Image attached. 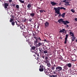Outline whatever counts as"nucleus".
Instances as JSON below:
<instances>
[{"label": "nucleus", "mask_w": 77, "mask_h": 77, "mask_svg": "<svg viewBox=\"0 0 77 77\" xmlns=\"http://www.w3.org/2000/svg\"><path fill=\"white\" fill-rule=\"evenodd\" d=\"M54 9L55 10L56 13L59 15V17L61 16V14L60 13V9H63V10H66V8L63 7H58L57 8L54 7Z\"/></svg>", "instance_id": "obj_1"}, {"label": "nucleus", "mask_w": 77, "mask_h": 77, "mask_svg": "<svg viewBox=\"0 0 77 77\" xmlns=\"http://www.w3.org/2000/svg\"><path fill=\"white\" fill-rule=\"evenodd\" d=\"M58 22L60 24V22H62V23H61V24H63L64 25H66V27H68V25L66 24H69V22L68 20H66L65 21H63V19L61 18L58 20Z\"/></svg>", "instance_id": "obj_2"}, {"label": "nucleus", "mask_w": 77, "mask_h": 77, "mask_svg": "<svg viewBox=\"0 0 77 77\" xmlns=\"http://www.w3.org/2000/svg\"><path fill=\"white\" fill-rule=\"evenodd\" d=\"M62 68L60 66H57L56 67L55 71L56 72H60V71H62Z\"/></svg>", "instance_id": "obj_3"}, {"label": "nucleus", "mask_w": 77, "mask_h": 77, "mask_svg": "<svg viewBox=\"0 0 77 77\" xmlns=\"http://www.w3.org/2000/svg\"><path fill=\"white\" fill-rule=\"evenodd\" d=\"M44 72L46 74V75H48L49 74V73L50 72V70L48 69V68L47 69H46L45 68V67L44 68Z\"/></svg>", "instance_id": "obj_4"}, {"label": "nucleus", "mask_w": 77, "mask_h": 77, "mask_svg": "<svg viewBox=\"0 0 77 77\" xmlns=\"http://www.w3.org/2000/svg\"><path fill=\"white\" fill-rule=\"evenodd\" d=\"M68 34H66V37L65 38L64 40V44H66L67 43V42L68 41Z\"/></svg>", "instance_id": "obj_5"}, {"label": "nucleus", "mask_w": 77, "mask_h": 77, "mask_svg": "<svg viewBox=\"0 0 77 77\" xmlns=\"http://www.w3.org/2000/svg\"><path fill=\"white\" fill-rule=\"evenodd\" d=\"M24 36L26 38V42H29V38L30 37V35H24Z\"/></svg>", "instance_id": "obj_6"}, {"label": "nucleus", "mask_w": 77, "mask_h": 77, "mask_svg": "<svg viewBox=\"0 0 77 77\" xmlns=\"http://www.w3.org/2000/svg\"><path fill=\"white\" fill-rule=\"evenodd\" d=\"M40 69H39L40 71L42 72L44 71V66L43 65H40Z\"/></svg>", "instance_id": "obj_7"}, {"label": "nucleus", "mask_w": 77, "mask_h": 77, "mask_svg": "<svg viewBox=\"0 0 77 77\" xmlns=\"http://www.w3.org/2000/svg\"><path fill=\"white\" fill-rule=\"evenodd\" d=\"M43 53L45 54V55H46V56H48V51L46 50L43 51Z\"/></svg>", "instance_id": "obj_8"}, {"label": "nucleus", "mask_w": 77, "mask_h": 77, "mask_svg": "<svg viewBox=\"0 0 77 77\" xmlns=\"http://www.w3.org/2000/svg\"><path fill=\"white\" fill-rule=\"evenodd\" d=\"M45 28H46V27H48V26H49V23H48V22H46L45 23Z\"/></svg>", "instance_id": "obj_9"}, {"label": "nucleus", "mask_w": 77, "mask_h": 77, "mask_svg": "<svg viewBox=\"0 0 77 77\" xmlns=\"http://www.w3.org/2000/svg\"><path fill=\"white\" fill-rule=\"evenodd\" d=\"M51 4L52 5V6H54V5H57V3L56 2H54L51 1Z\"/></svg>", "instance_id": "obj_10"}, {"label": "nucleus", "mask_w": 77, "mask_h": 77, "mask_svg": "<svg viewBox=\"0 0 77 77\" xmlns=\"http://www.w3.org/2000/svg\"><path fill=\"white\" fill-rule=\"evenodd\" d=\"M15 23H16V25H18V23H17V21H15V22L13 21L11 22V24L13 26H14V25H15Z\"/></svg>", "instance_id": "obj_11"}, {"label": "nucleus", "mask_w": 77, "mask_h": 77, "mask_svg": "<svg viewBox=\"0 0 77 77\" xmlns=\"http://www.w3.org/2000/svg\"><path fill=\"white\" fill-rule=\"evenodd\" d=\"M8 4L6 3L4 4V7L5 9L8 8L7 6H8Z\"/></svg>", "instance_id": "obj_12"}, {"label": "nucleus", "mask_w": 77, "mask_h": 77, "mask_svg": "<svg viewBox=\"0 0 77 77\" xmlns=\"http://www.w3.org/2000/svg\"><path fill=\"white\" fill-rule=\"evenodd\" d=\"M43 44L44 43H41V42H39L38 44V47H40L41 45H43Z\"/></svg>", "instance_id": "obj_13"}, {"label": "nucleus", "mask_w": 77, "mask_h": 77, "mask_svg": "<svg viewBox=\"0 0 77 77\" xmlns=\"http://www.w3.org/2000/svg\"><path fill=\"white\" fill-rule=\"evenodd\" d=\"M27 7L29 9H30L31 8H32V5L30 4H28L27 5Z\"/></svg>", "instance_id": "obj_14"}, {"label": "nucleus", "mask_w": 77, "mask_h": 77, "mask_svg": "<svg viewBox=\"0 0 77 77\" xmlns=\"http://www.w3.org/2000/svg\"><path fill=\"white\" fill-rule=\"evenodd\" d=\"M33 53L34 54L33 56H35V57H36V56H37L38 57L39 56V54H36V52H33Z\"/></svg>", "instance_id": "obj_15"}, {"label": "nucleus", "mask_w": 77, "mask_h": 77, "mask_svg": "<svg viewBox=\"0 0 77 77\" xmlns=\"http://www.w3.org/2000/svg\"><path fill=\"white\" fill-rule=\"evenodd\" d=\"M69 34L71 36H74L73 32H69Z\"/></svg>", "instance_id": "obj_16"}, {"label": "nucleus", "mask_w": 77, "mask_h": 77, "mask_svg": "<svg viewBox=\"0 0 77 77\" xmlns=\"http://www.w3.org/2000/svg\"><path fill=\"white\" fill-rule=\"evenodd\" d=\"M67 66H68L69 68L71 67V63H69L67 64Z\"/></svg>", "instance_id": "obj_17"}, {"label": "nucleus", "mask_w": 77, "mask_h": 77, "mask_svg": "<svg viewBox=\"0 0 77 77\" xmlns=\"http://www.w3.org/2000/svg\"><path fill=\"white\" fill-rule=\"evenodd\" d=\"M65 16V13H63L61 15V16L63 18H64Z\"/></svg>", "instance_id": "obj_18"}, {"label": "nucleus", "mask_w": 77, "mask_h": 77, "mask_svg": "<svg viewBox=\"0 0 77 77\" xmlns=\"http://www.w3.org/2000/svg\"><path fill=\"white\" fill-rule=\"evenodd\" d=\"M11 16H12V18H13V19L14 20L15 19H16V16L14 15H11Z\"/></svg>", "instance_id": "obj_19"}, {"label": "nucleus", "mask_w": 77, "mask_h": 77, "mask_svg": "<svg viewBox=\"0 0 77 77\" xmlns=\"http://www.w3.org/2000/svg\"><path fill=\"white\" fill-rule=\"evenodd\" d=\"M20 29H22V30H24V27L23 26V25H22V26H19Z\"/></svg>", "instance_id": "obj_20"}, {"label": "nucleus", "mask_w": 77, "mask_h": 77, "mask_svg": "<svg viewBox=\"0 0 77 77\" xmlns=\"http://www.w3.org/2000/svg\"><path fill=\"white\" fill-rule=\"evenodd\" d=\"M47 65L48 67H50V66H51V64H50V63H47Z\"/></svg>", "instance_id": "obj_21"}, {"label": "nucleus", "mask_w": 77, "mask_h": 77, "mask_svg": "<svg viewBox=\"0 0 77 77\" xmlns=\"http://www.w3.org/2000/svg\"><path fill=\"white\" fill-rule=\"evenodd\" d=\"M30 15L32 17H34L35 16V13H31L30 14Z\"/></svg>", "instance_id": "obj_22"}, {"label": "nucleus", "mask_w": 77, "mask_h": 77, "mask_svg": "<svg viewBox=\"0 0 77 77\" xmlns=\"http://www.w3.org/2000/svg\"><path fill=\"white\" fill-rule=\"evenodd\" d=\"M20 2H21V3H24V1H22V0H19Z\"/></svg>", "instance_id": "obj_23"}, {"label": "nucleus", "mask_w": 77, "mask_h": 77, "mask_svg": "<svg viewBox=\"0 0 77 77\" xmlns=\"http://www.w3.org/2000/svg\"><path fill=\"white\" fill-rule=\"evenodd\" d=\"M33 36V38L34 39H36V37H35V34L33 33V32H32Z\"/></svg>", "instance_id": "obj_24"}, {"label": "nucleus", "mask_w": 77, "mask_h": 77, "mask_svg": "<svg viewBox=\"0 0 77 77\" xmlns=\"http://www.w3.org/2000/svg\"><path fill=\"white\" fill-rule=\"evenodd\" d=\"M65 32H66V30H65V29H62V33H65Z\"/></svg>", "instance_id": "obj_25"}, {"label": "nucleus", "mask_w": 77, "mask_h": 77, "mask_svg": "<svg viewBox=\"0 0 77 77\" xmlns=\"http://www.w3.org/2000/svg\"><path fill=\"white\" fill-rule=\"evenodd\" d=\"M36 48V47L35 46H32L31 47L32 50H35Z\"/></svg>", "instance_id": "obj_26"}, {"label": "nucleus", "mask_w": 77, "mask_h": 77, "mask_svg": "<svg viewBox=\"0 0 77 77\" xmlns=\"http://www.w3.org/2000/svg\"><path fill=\"white\" fill-rule=\"evenodd\" d=\"M71 12H72L73 13H74V12H75V11H74V9H72L71 10Z\"/></svg>", "instance_id": "obj_27"}, {"label": "nucleus", "mask_w": 77, "mask_h": 77, "mask_svg": "<svg viewBox=\"0 0 77 77\" xmlns=\"http://www.w3.org/2000/svg\"><path fill=\"white\" fill-rule=\"evenodd\" d=\"M38 42V40H37V39H36V41H34V43L35 44H37Z\"/></svg>", "instance_id": "obj_28"}, {"label": "nucleus", "mask_w": 77, "mask_h": 77, "mask_svg": "<svg viewBox=\"0 0 77 77\" xmlns=\"http://www.w3.org/2000/svg\"><path fill=\"white\" fill-rule=\"evenodd\" d=\"M57 77V75H51L50 77Z\"/></svg>", "instance_id": "obj_29"}, {"label": "nucleus", "mask_w": 77, "mask_h": 77, "mask_svg": "<svg viewBox=\"0 0 77 77\" xmlns=\"http://www.w3.org/2000/svg\"><path fill=\"white\" fill-rule=\"evenodd\" d=\"M14 19H11L10 20V22L11 23H12V21H14Z\"/></svg>", "instance_id": "obj_30"}, {"label": "nucleus", "mask_w": 77, "mask_h": 77, "mask_svg": "<svg viewBox=\"0 0 77 77\" xmlns=\"http://www.w3.org/2000/svg\"><path fill=\"white\" fill-rule=\"evenodd\" d=\"M48 62H49V61L48 60H46L45 61V62L46 63H48Z\"/></svg>", "instance_id": "obj_31"}, {"label": "nucleus", "mask_w": 77, "mask_h": 77, "mask_svg": "<svg viewBox=\"0 0 77 77\" xmlns=\"http://www.w3.org/2000/svg\"><path fill=\"white\" fill-rule=\"evenodd\" d=\"M16 7L17 8V9H19V5H16Z\"/></svg>", "instance_id": "obj_32"}, {"label": "nucleus", "mask_w": 77, "mask_h": 77, "mask_svg": "<svg viewBox=\"0 0 77 77\" xmlns=\"http://www.w3.org/2000/svg\"><path fill=\"white\" fill-rule=\"evenodd\" d=\"M22 21H23V22H26V19H23Z\"/></svg>", "instance_id": "obj_33"}, {"label": "nucleus", "mask_w": 77, "mask_h": 77, "mask_svg": "<svg viewBox=\"0 0 77 77\" xmlns=\"http://www.w3.org/2000/svg\"><path fill=\"white\" fill-rule=\"evenodd\" d=\"M45 60H47L48 59V57L47 56H46L45 57Z\"/></svg>", "instance_id": "obj_34"}, {"label": "nucleus", "mask_w": 77, "mask_h": 77, "mask_svg": "<svg viewBox=\"0 0 77 77\" xmlns=\"http://www.w3.org/2000/svg\"><path fill=\"white\" fill-rule=\"evenodd\" d=\"M55 69V68H54V67H52V68H51V69H52V70H54V69Z\"/></svg>", "instance_id": "obj_35"}, {"label": "nucleus", "mask_w": 77, "mask_h": 77, "mask_svg": "<svg viewBox=\"0 0 77 77\" xmlns=\"http://www.w3.org/2000/svg\"><path fill=\"white\" fill-rule=\"evenodd\" d=\"M32 19H30L29 20L30 22H32Z\"/></svg>", "instance_id": "obj_36"}, {"label": "nucleus", "mask_w": 77, "mask_h": 77, "mask_svg": "<svg viewBox=\"0 0 77 77\" xmlns=\"http://www.w3.org/2000/svg\"><path fill=\"white\" fill-rule=\"evenodd\" d=\"M39 11L40 13H42L43 12V10H40Z\"/></svg>", "instance_id": "obj_37"}, {"label": "nucleus", "mask_w": 77, "mask_h": 77, "mask_svg": "<svg viewBox=\"0 0 77 77\" xmlns=\"http://www.w3.org/2000/svg\"><path fill=\"white\" fill-rule=\"evenodd\" d=\"M65 3H67V4H69V2H68V1H66Z\"/></svg>", "instance_id": "obj_38"}, {"label": "nucleus", "mask_w": 77, "mask_h": 77, "mask_svg": "<svg viewBox=\"0 0 77 77\" xmlns=\"http://www.w3.org/2000/svg\"><path fill=\"white\" fill-rule=\"evenodd\" d=\"M72 37H71V38L72 39H75V37L74 36H72Z\"/></svg>", "instance_id": "obj_39"}, {"label": "nucleus", "mask_w": 77, "mask_h": 77, "mask_svg": "<svg viewBox=\"0 0 77 77\" xmlns=\"http://www.w3.org/2000/svg\"><path fill=\"white\" fill-rule=\"evenodd\" d=\"M12 0H8V2H10V3H11L12 2Z\"/></svg>", "instance_id": "obj_40"}, {"label": "nucleus", "mask_w": 77, "mask_h": 77, "mask_svg": "<svg viewBox=\"0 0 77 77\" xmlns=\"http://www.w3.org/2000/svg\"><path fill=\"white\" fill-rule=\"evenodd\" d=\"M38 40H40V41H41V38H40V37H39L38 38Z\"/></svg>", "instance_id": "obj_41"}, {"label": "nucleus", "mask_w": 77, "mask_h": 77, "mask_svg": "<svg viewBox=\"0 0 77 77\" xmlns=\"http://www.w3.org/2000/svg\"><path fill=\"white\" fill-rule=\"evenodd\" d=\"M59 33H62V30H60V31L59 32Z\"/></svg>", "instance_id": "obj_42"}, {"label": "nucleus", "mask_w": 77, "mask_h": 77, "mask_svg": "<svg viewBox=\"0 0 77 77\" xmlns=\"http://www.w3.org/2000/svg\"><path fill=\"white\" fill-rule=\"evenodd\" d=\"M12 5L14 7H15V4H12Z\"/></svg>", "instance_id": "obj_43"}, {"label": "nucleus", "mask_w": 77, "mask_h": 77, "mask_svg": "<svg viewBox=\"0 0 77 77\" xmlns=\"http://www.w3.org/2000/svg\"><path fill=\"white\" fill-rule=\"evenodd\" d=\"M75 21H77V18H75Z\"/></svg>", "instance_id": "obj_44"}, {"label": "nucleus", "mask_w": 77, "mask_h": 77, "mask_svg": "<svg viewBox=\"0 0 77 77\" xmlns=\"http://www.w3.org/2000/svg\"><path fill=\"white\" fill-rule=\"evenodd\" d=\"M66 0H64V1H63V2H64V3H66Z\"/></svg>", "instance_id": "obj_45"}, {"label": "nucleus", "mask_w": 77, "mask_h": 77, "mask_svg": "<svg viewBox=\"0 0 77 77\" xmlns=\"http://www.w3.org/2000/svg\"><path fill=\"white\" fill-rule=\"evenodd\" d=\"M75 60H74V59H73L72 60V61H75Z\"/></svg>", "instance_id": "obj_46"}, {"label": "nucleus", "mask_w": 77, "mask_h": 77, "mask_svg": "<svg viewBox=\"0 0 77 77\" xmlns=\"http://www.w3.org/2000/svg\"><path fill=\"white\" fill-rule=\"evenodd\" d=\"M39 26H38V25L37 27V29H39Z\"/></svg>", "instance_id": "obj_47"}, {"label": "nucleus", "mask_w": 77, "mask_h": 77, "mask_svg": "<svg viewBox=\"0 0 77 77\" xmlns=\"http://www.w3.org/2000/svg\"><path fill=\"white\" fill-rule=\"evenodd\" d=\"M42 58H43V59H44V58H45V57L44 56H42Z\"/></svg>", "instance_id": "obj_48"}, {"label": "nucleus", "mask_w": 77, "mask_h": 77, "mask_svg": "<svg viewBox=\"0 0 77 77\" xmlns=\"http://www.w3.org/2000/svg\"><path fill=\"white\" fill-rule=\"evenodd\" d=\"M28 44H29V45H30V44H31V43H30V42H29V43H28Z\"/></svg>", "instance_id": "obj_49"}, {"label": "nucleus", "mask_w": 77, "mask_h": 77, "mask_svg": "<svg viewBox=\"0 0 77 77\" xmlns=\"http://www.w3.org/2000/svg\"><path fill=\"white\" fill-rule=\"evenodd\" d=\"M23 28H24V29H25V28H26V27H25V26H23Z\"/></svg>", "instance_id": "obj_50"}, {"label": "nucleus", "mask_w": 77, "mask_h": 77, "mask_svg": "<svg viewBox=\"0 0 77 77\" xmlns=\"http://www.w3.org/2000/svg\"><path fill=\"white\" fill-rule=\"evenodd\" d=\"M44 41H45V42L46 41H47V40L46 39H44Z\"/></svg>", "instance_id": "obj_51"}, {"label": "nucleus", "mask_w": 77, "mask_h": 77, "mask_svg": "<svg viewBox=\"0 0 77 77\" xmlns=\"http://www.w3.org/2000/svg\"><path fill=\"white\" fill-rule=\"evenodd\" d=\"M48 42H48L47 40H46V42Z\"/></svg>", "instance_id": "obj_52"}, {"label": "nucleus", "mask_w": 77, "mask_h": 77, "mask_svg": "<svg viewBox=\"0 0 77 77\" xmlns=\"http://www.w3.org/2000/svg\"><path fill=\"white\" fill-rule=\"evenodd\" d=\"M67 5H68V6H70V4H67Z\"/></svg>", "instance_id": "obj_53"}, {"label": "nucleus", "mask_w": 77, "mask_h": 77, "mask_svg": "<svg viewBox=\"0 0 77 77\" xmlns=\"http://www.w3.org/2000/svg\"><path fill=\"white\" fill-rule=\"evenodd\" d=\"M33 32H34V33H35H35H36V32H35V31H34Z\"/></svg>", "instance_id": "obj_54"}, {"label": "nucleus", "mask_w": 77, "mask_h": 77, "mask_svg": "<svg viewBox=\"0 0 77 77\" xmlns=\"http://www.w3.org/2000/svg\"><path fill=\"white\" fill-rule=\"evenodd\" d=\"M62 71H65V69H63L62 70Z\"/></svg>", "instance_id": "obj_55"}, {"label": "nucleus", "mask_w": 77, "mask_h": 77, "mask_svg": "<svg viewBox=\"0 0 77 77\" xmlns=\"http://www.w3.org/2000/svg\"><path fill=\"white\" fill-rule=\"evenodd\" d=\"M72 41H74V39H72Z\"/></svg>", "instance_id": "obj_56"}, {"label": "nucleus", "mask_w": 77, "mask_h": 77, "mask_svg": "<svg viewBox=\"0 0 77 77\" xmlns=\"http://www.w3.org/2000/svg\"><path fill=\"white\" fill-rule=\"evenodd\" d=\"M65 5H66V6H68V4H66Z\"/></svg>", "instance_id": "obj_57"}, {"label": "nucleus", "mask_w": 77, "mask_h": 77, "mask_svg": "<svg viewBox=\"0 0 77 77\" xmlns=\"http://www.w3.org/2000/svg\"><path fill=\"white\" fill-rule=\"evenodd\" d=\"M38 9H41V8H39V7H38Z\"/></svg>", "instance_id": "obj_58"}, {"label": "nucleus", "mask_w": 77, "mask_h": 77, "mask_svg": "<svg viewBox=\"0 0 77 77\" xmlns=\"http://www.w3.org/2000/svg\"><path fill=\"white\" fill-rule=\"evenodd\" d=\"M54 67H55V66H56V65L55 64H54Z\"/></svg>", "instance_id": "obj_59"}, {"label": "nucleus", "mask_w": 77, "mask_h": 77, "mask_svg": "<svg viewBox=\"0 0 77 77\" xmlns=\"http://www.w3.org/2000/svg\"><path fill=\"white\" fill-rule=\"evenodd\" d=\"M18 22L19 23H20V22L19 21L17 20Z\"/></svg>", "instance_id": "obj_60"}, {"label": "nucleus", "mask_w": 77, "mask_h": 77, "mask_svg": "<svg viewBox=\"0 0 77 77\" xmlns=\"http://www.w3.org/2000/svg\"><path fill=\"white\" fill-rule=\"evenodd\" d=\"M17 27H19V25H18H18H17Z\"/></svg>", "instance_id": "obj_61"}, {"label": "nucleus", "mask_w": 77, "mask_h": 77, "mask_svg": "<svg viewBox=\"0 0 77 77\" xmlns=\"http://www.w3.org/2000/svg\"><path fill=\"white\" fill-rule=\"evenodd\" d=\"M37 58L38 59H39V57H37Z\"/></svg>", "instance_id": "obj_62"}, {"label": "nucleus", "mask_w": 77, "mask_h": 77, "mask_svg": "<svg viewBox=\"0 0 77 77\" xmlns=\"http://www.w3.org/2000/svg\"><path fill=\"white\" fill-rule=\"evenodd\" d=\"M44 12H45V11H44Z\"/></svg>", "instance_id": "obj_63"}, {"label": "nucleus", "mask_w": 77, "mask_h": 77, "mask_svg": "<svg viewBox=\"0 0 77 77\" xmlns=\"http://www.w3.org/2000/svg\"><path fill=\"white\" fill-rule=\"evenodd\" d=\"M39 51H41V50H39Z\"/></svg>", "instance_id": "obj_64"}]
</instances>
